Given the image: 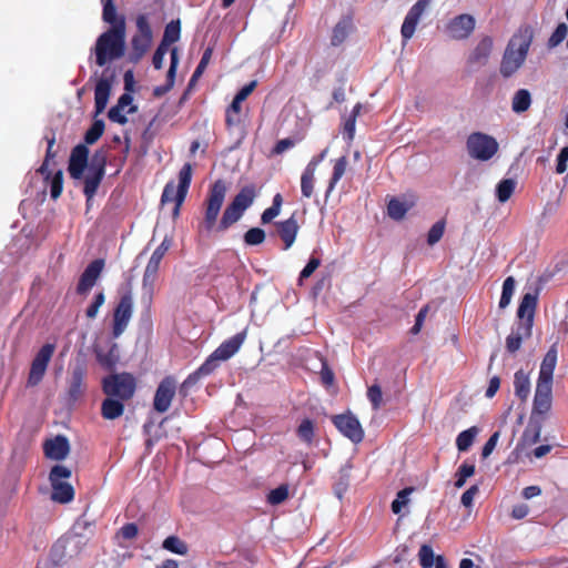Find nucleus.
Returning <instances> with one entry per match:
<instances>
[{"label": "nucleus", "instance_id": "c03bdc74", "mask_svg": "<svg viewBox=\"0 0 568 568\" xmlns=\"http://www.w3.org/2000/svg\"><path fill=\"white\" fill-rule=\"evenodd\" d=\"M162 547L173 554L185 556L189 551V547L178 536H169L163 540Z\"/></svg>", "mask_w": 568, "mask_h": 568}, {"label": "nucleus", "instance_id": "bb28decb", "mask_svg": "<svg viewBox=\"0 0 568 568\" xmlns=\"http://www.w3.org/2000/svg\"><path fill=\"white\" fill-rule=\"evenodd\" d=\"M557 364V347L552 345L540 365L539 376L537 382L545 384H552V375Z\"/></svg>", "mask_w": 568, "mask_h": 568}, {"label": "nucleus", "instance_id": "9d476101", "mask_svg": "<svg viewBox=\"0 0 568 568\" xmlns=\"http://www.w3.org/2000/svg\"><path fill=\"white\" fill-rule=\"evenodd\" d=\"M133 313V296L131 290H128L120 296L118 304L113 310L112 336L118 338L123 334Z\"/></svg>", "mask_w": 568, "mask_h": 568}, {"label": "nucleus", "instance_id": "dca6fc26", "mask_svg": "<svg viewBox=\"0 0 568 568\" xmlns=\"http://www.w3.org/2000/svg\"><path fill=\"white\" fill-rule=\"evenodd\" d=\"M334 426L353 443L358 444L364 438L359 420L352 414H341L332 417Z\"/></svg>", "mask_w": 568, "mask_h": 568}, {"label": "nucleus", "instance_id": "c9c22d12", "mask_svg": "<svg viewBox=\"0 0 568 568\" xmlns=\"http://www.w3.org/2000/svg\"><path fill=\"white\" fill-rule=\"evenodd\" d=\"M523 327L516 324V328L506 338V349L511 354L519 351L523 341L531 336L526 335V331Z\"/></svg>", "mask_w": 568, "mask_h": 568}, {"label": "nucleus", "instance_id": "0eeeda50", "mask_svg": "<svg viewBox=\"0 0 568 568\" xmlns=\"http://www.w3.org/2000/svg\"><path fill=\"white\" fill-rule=\"evenodd\" d=\"M71 470L63 465H54L49 474V480L52 487L51 499L60 504H68L74 498L72 485L63 481L71 477Z\"/></svg>", "mask_w": 568, "mask_h": 568}, {"label": "nucleus", "instance_id": "4c0bfd02", "mask_svg": "<svg viewBox=\"0 0 568 568\" xmlns=\"http://www.w3.org/2000/svg\"><path fill=\"white\" fill-rule=\"evenodd\" d=\"M346 168H347V159H346V156H341L337 160H335L334 166H333V173H332V176L329 179L328 186H327L326 194H325L326 197H328L329 194L333 192V190L335 189L337 182L344 175V173L346 171Z\"/></svg>", "mask_w": 568, "mask_h": 568}, {"label": "nucleus", "instance_id": "2eb2a0df", "mask_svg": "<svg viewBox=\"0 0 568 568\" xmlns=\"http://www.w3.org/2000/svg\"><path fill=\"white\" fill-rule=\"evenodd\" d=\"M552 405V384L538 383L536 385L530 417L546 420Z\"/></svg>", "mask_w": 568, "mask_h": 568}, {"label": "nucleus", "instance_id": "58836bf2", "mask_svg": "<svg viewBox=\"0 0 568 568\" xmlns=\"http://www.w3.org/2000/svg\"><path fill=\"white\" fill-rule=\"evenodd\" d=\"M94 352H95L98 363L103 368L111 371L115 367V365L119 361V355L116 353L115 344H113L106 353L102 352L101 349H95Z\"/></svg>", "mask_w": 568, "mask_h": 568}, {"label": "nucleus", "instance_id": "6ab92c4d", "mask_svg": "<svg viewBox=\"0 0 568 568\" xmlns=\"http://www.w3.org/2000/svg\"><path fill=\"white\" fill-rule=\"evenodd\" d=\"M429 4V0H418L406 14L402 24L400 33L404 41H408L415 33L416 27L419 22L422 14L425 12Z\"/></svg>", "mask_w": 568, "mask_h": 568}, {"label": "nucleus", "instance_id": "ea45409f", "mask_svg": "<svg viewBox=\"0 0 568 568\" xmlns=\"http://www.w3.org/2000/svg\"><path fill=\"white\" fill-rule=\"evenodd\" d=\"M315 172L314 164L305 168L301 176V192L304 197L310 199L314 193Z\"/></svg>", "mask_w": 568, "mask_h": 568}, {"label": "nucleus", "instance_id": "603ef678", "mask_svg": "<svg viewBox=\"0 0 568 568\" xmlns=\"http://www.w3.org/2000/svg\"><path fill=\"white\" fill-rule=\"evenodd\" d=\"M45 181H50V195L53 200H57L63 190V172L61 170L57 171L52 176Z\"/></svg>", "mask_w": 568, "mask_h": 568}, {"label": "nucleus", "instance_id": "6e6d98bb", "mask_svg": "<svg viewBox=\"0 0 568 568\" xmlns=\"http://www.w3.org/2000/svg\"><path fill=\"white\" fill-rule=\"evenodd\" d=\"M568 27L566 23L561 22L557 26L550 38L548 39L547 47L549 49H554L558 47L567 37Z\"/></svg>", "mask_w": 568, "mask_h": 568}, {"label": "nucleus", "instance_id": "6e6552de", "mask_svg": "<svg viewBox=\"0 0 568 568\" xmlns=\"http://www.w3.org/2000/svg\"><path fill=\"white\" fill-rule=\"evenodd\" d=\"M468 154L479 161L490 160L498 151V143L495 138L474 132L467 138L466 142Z\"/></svg>", "mask_w": 568, "mask_h": 568}, {"label": "nucleus", "instance_id": "ddd939ff", "mask_svg": "<svg viewBox=\"0 0 568 568\" xmlns=\"http://www.w3.org/2000/svg\"><path fill=\"white\" fill-rule=\"evenodd\" d=\"M176 393V381L173 376L164 377L154 394L153 409L156 413L163 414L168 412L175 397Z\"/></svg>", "mask_w": 568, "mask_h": 568}, {"label": "nucleus", "instance_id": "4d7b16f0", "mask_svg": "<svg viewBox=\"0 0 568 568\" xmlns=\"http://www.w3.org/2000/svg\"><path fill=\"white\" fill-rule=\"evenodd\" d=\"M446 223L444 220L437 221L429 230L427 234V243L428 245L433 246L437 242L440 241V239L444 235Z\"/></svg>", "mask_w": 568, "mask_h": 568}, {"label": "nucleus", "instance_id": "680f3d73", "mask_svg": "<svg viewBox=\"0 0 568 568\" xmlns=\"http://www.w3.org/2000/svg\"><path fill=\"white\" fill-rule=\"evenodd\" d=\"M413 491V488H404L397 494V498L392 503V511L399 514L402 508L408 503L407 496Z\"/></svg>", "mask_w": 568, "mask_h": 568}, {"label": "nucleus", "instance_id": "72a5a7b5", "mask_svg": "<svg viewBox=\"0 0 568 568\" xmlns=\"http://www.w3.org/2000/svg\"><path fill=\"white\" fill-rule=\"evenodd\" d=\"M296 436L301 442L311 446L315 439V423L310 418H304L296 428Z\"/></svg>", "mask_w": 568, "mask_h": 568}, {"label": "nucleus", "instance_id": "49530a36", "mask_svg": "<svg viewBox=\"0 0 568 568\" xmlns=\"http://www.w3.org/2000/svg\"><path fill=\"white\" fill-rule=\"evenodd\" d=\"M516 187V181L513 179L501 180L496 187V196L500 203L507 202Z\"/></svg>", "mask_w": 568, "mask_h": 568}, {"label": "nucleus", "instance_id": "39448f33", "mask_svg": "<svg viewBox=\"0 0 568 568\" xmlns=\"http://www.w3.org/2000/svg\"><path fill=\"white\" fill-rule=\"evenodd\" d=\"M102 390L106 396L130 400L136 390V379L131 373H115L103 378Z\"/></svg>", "mask_w": 568, "mask_h": 568}, {"label": "nucleus", "instance_id": "7c9ffc66", "mask_svg": "<svg viewBox=\"0 0 568 568\" xmlns=\"http://www.w3.org/2000/svg\"><path fill=\"white\" fill-rule=\"evenodd\" d=\"M352 28H353L352 18L343 17L333 28L332 37H331V44L333 47L341 45L348 37Z\"/></svg>", "mask_w": 568, "mask_h": 568}, {"label": "nucleus", "instance_id": "473e14b6", "mask_svg": "<svg viewBox=\"0 0 568 568\" xmlns=\"http://www.w3.org/2000/svg\"><path fill=\"white\" fill-rule=\"evenodd\" d=\"M515 394L521 400H526L530 393L529 376L523 369L515 373L514 376Z\"/></svg>", "mask_w": 568, "mask_h": 568}, {"label": "nucleus", "instance_id": "3c124183", "mask_svg": "<svg viewBox=\"0 0 568 568\" xmlns=\"http://www.w3.org/2000/svg\"><path fill=\"white\" fill-rule=\"evenodd\" d=\"M515 291V278L508 276L503 283L501 296L499 300V307L505 308L509 305Z\"/></svg>", "mask_w": 568, "mask_h": 568}, {"label": "nucleus", "instance_id": "b1692460", "mask_svg": "<svg viewBox=\"0 0 568 568\" xmlns=\"http://www.w3.org/2000/svg\"><path fill=\"white\" fill-rule=\"evenodd\" d=\"M246 338V329L224 341L213 353L221 361H227L241 348Z\"/></svg>", "mask_w": 568, "mask_h": 568}, {"label": "nucleus", "instance_id": "c756f323", "mask_svg": "<svg viewBox=\"0 0 568 568\" xmlns=\"http://www.w3.org/2000/svg\"><path fill=\"white\" fill-rule=\"evenodd\" d=\"M123 400L108 396L101 404V415L104 419L113 420L124 413Z\"/></svg>", "mask_w": 568, "mask_h": 568}, {"label": "nucleus", "instance_id": "a878e982", "mask_svg": "<svg viewBox=\"0 0 568 568\" xmlns=\"http://www.w3.org/2000/svg\"><path fill=\"white\" fill-rule=\"evenodd\" d=\"M222 362L214 353H212L205 362L192 374H190L183 383V386H193L195 385L202 377L211 375Z\"/></svg>", "mask_w": 568, "mask_h": 568}, {"label": "nucleus", "instance_id": "0e129e2a", "mask_svg": "<svg viewBox=\"0 0 568 568\" xmlns=\"http://www.w3.org/2000/svg\"><path fill=\"white\" fill-rule=\"evenodd\" d=\"M179 59H178V50L174 48L171 51V63L166 73V83L172 89L175 81L176 68H178Z\"/></svg>", "mask_w": 568, "mask_h": 568}, {"label": "nucleus", "instance_id": "5fc2aeb1", "mask_svg": "<svg viewBox=\"0 0 568 568\" xmlns=\"http://www.w3.org/2000/svg\"><path fill=\"white\" fill-rule=\"evenodd\" d=\"M266 234L264 230L260 227H252L244 234V242L246 245L254 246L260 245L265 241Z\"/></svg>", "mask_w": 568, "mask_h": 568}, {"label": "nucleus", "instance_id": "412c9836", "mask_svg": "<svg viewBox=\"0 0 568 568\" xmlns=\"http://www.w3.org/2000/svg\"><path fill=\"white\" fill-rule=\"evenodd\" d=\"M276 232L280 236V239L284 243V250H288L294 244L298 231L300 225L297 223V220L295 217V214L290 216L287 220L280 221L275 223Z\"/></svg>", "mask_w": 568, "mask_h": 568}, {"label": "nucleus", "instance_id": "8fccbe9b", "mask_svg": "<svg viewBox=\"0 0 568 568\" xmlns=\"http://www.w3.org/2000/svg\"><path fill=\"white\" fill-rule=\"evenodd\" d=\"M102 18L111 27L119 23L121 20H125L124 17L116 16V8L113 0H103Z\"/></svg>", "mask_w": 568, "mask_h": 568}, {"label": "nucleus", "instance_id": "4be33fe9", "mask_svg": "<svg viewBox=\"0 0 568 568\" xmlns=\"http://www.w3.org/2000/svg\"><path fill=\"white\" fill-rule=\"evenodd\" d=\"M494 47L493 38L484 36L467 59L469 65L483 67L487 64Z\"/></svg>", "mask_w": 568, "mask_h": 568}, {"label": "nucleus", "instance_id": "2f4dec72", "mask_svg": "<svg viewBox=\"0 0 568 568\" xmlns=\"http://www.w3.org/2000/svg\"><path fill=\"white\" fill-rule=\"evenodd\" d=\"M255 197L256 187L254 184H248L240 190V192L232 200V203L246 211L253 204Z\"/></svg>", "mask_w": 568, "mask_h": 568}, {"label": "nucleus", "instance_id": "c85d7f7f", "mask_svg": "<svg viewBox=\"0 0 568 568\" xmlns=\"http://www.w3.org/2000/svg\"><path fill=\"white\" fill-rule=\"evenodd\" d=\"M244 212L245 210H242V207L231 202L224 210L220 223L216 226V231L224 232L230 229L243 216Z\"/></svg>", "mask_w": 568, "mask_h": 568}, {"label": "nucleus", "instance_id": "de8ad7c7", "mask_svg": "<svg viewBox=\"0 0 568 568\" xmlns=\"http://www.w3.org/2000/svg\"><path fill=\"white\" fill-rule=\"evenodd\" d=\"M475 474V464L469 462H464L457 469L455 477V487L462 488L466 480Z\"/></svg>", "mask_w": 568, "mask_h": 568}, {"label": "nucleus", "instance_id": "e433bc0d", "mask_svg": "<svg viewBox=\"0 0 568 568\" xmlns=\"http://www.w3.org/2000/svg\"><path fill=\"white\" fill-rule=\"evenodd\" d=\"M531 104V95L527 89H519L511 100V109L515 113L526 112Z\"/></svg>", "mask_w": 568, "mask_h": 568}, {"label": "nucleus", "instance_id": "052dcab7", "mask_svg": "<svg viewBox=\"0 0 568 568\" xmlns=\"http://www.w3.org/2000/svg\"><path fill=\"white\" fill-rule=\"evenodd\" d=\"M320 265H321V260L318 257L311 256L307 264L304 266V268L300 273L298 284L301 285L305 278H308L317 270V267Z\"/></svg>", "mask_w": 568, "mask_h": 568}, {"label": "nucleus", "instance_id": "864d4df0", "mask_svg": "<svg viewBox=\"0 0 568 568\" xmlns=\"http://www.w3.org/2000/svg\"><path fill=\"white\" fill-rule=\"evenodd\" d=\"M288 498V486L286 484L280 485L272 489L267 495V503L270 505H280Z\"/></svg>", "mask_w": 568, "mask_h": 568}, {"label": "nucleus", "instance_id": "a211bd4d", "mask_svg": "<svg viewBox=\"0 0 568 568\" xmlns=\"http://www.w3.org/2000/svg\"><path fill=\"white\" fill-rule=\"evenodd\" d=\"M104 267V260L97 258L92 261L81 274L78 285L77 293L79 295H85L97 283Z\"/></svg>", "mask_w": 568, "mask_h": 568}, {"label": "nucleus", "instance_id": "79ce46f5", "mask_svg": "<svg viewBox=\"0 0 568 568\" xmlns=\"http://www.w3.org/2000/svg\"><path fill=\"white\" fill-rule=\"evenodd\" d=\"M181 22L180 20H172L165 26L164 34L161 43L169 47L170 44L180 40Z\"/></svg>", "mask_w": 568, "mask_h": 568}, {"label": "nucleus", "instance_id": "f03ea898", "mask_svg": "<svg viewBox=\"0 0 568 568\" xmlns=\"http://www.w3.org/2000/svg\"><path fill=\"white\" fill-rule=\"evenodd\" d=\"M534 39V29L529 24L520 26L510 38L500 63V74L511 77L525 62Z\"/></svg>", "mask_w": 568, "mask_h": 568}, {"label": "nucleus", "instance_id": "9b49d317", "mask_svg": "<svg viewBox=\"0 0 568 568\" xmlns=\"http://www.w3.org/2000/svg\"><path fill=\"white\" fill-rule=\"evenodd\" d=\"M88 368L84 359H77L70 368V375L68 378V399L72 403L79 400L85 393L87 389V377Z\"/></svg>", "mask_w": 568, "mask_h": 568}, {"label": "nucleus", "instance_id": "f257e3e1", "mask_svg": "<svg viewBox=\"0 0 568 568\" xmlns=\"http://www.w3.org/2000/svg\"><path fill=\"white\" fill-rule=\"evenodd\" d=\"M106 151L97 150L89 162V149L78 144L71 151L68 172L73 180H83V194L89 202L94 197L105 175Z\"/></svg>", "mask_w": 568, "mask_h": 568}, {"label": "nucleus", "instance_id": "20e7f679", "mask_svg": "<svg viewBox=\"0 0 568 568\" xmlns=\"http://www.w3.org/2000/svg\"><path fill=\"white\" fill-rule=\"evenodd\" d=\"M192 181V165L190 163H185L180 172H179V185L175 186L174 182L171 181L166 183L161 196L162 205L168 203H174V207L172 211L173 217H178L180 214V209L187 195L189 187Z\"/></svg>", "mask_w": 568, "mask_h": 568}, {"label": "nucleus", "instance_id": "423d86ee", "mask_svg": "<svg viewBox=\"0 0 568 568\" xmlns=\"http://www.w3.org/2000/svg\"><path fill=\"white\" fill-rule=\"evenodd\" d=\"M227 186L222 179L216 180L209 189L207 196L204 201V220L203 226L210 232L217 222L221 207L224 203Z\"/></svg>", "mask_w": 568, "mask_h": 568}, {"label": "nucleus", "instance_id": "13d9d810", "mask_svg": "<svg viewBox=\"0 0 568 568\" xmlns=\"http://www.w3.org/2000/svg\"><path fill=\"white\" fill-rule=\"evenodd\" d=\"M419 564L423 568H432L434 566V551L429 545H423L418 552Z\"/></svg>", "mask_w": 568, "mask_h": 568}, {"label": "nucleus", "instance_id": "338daca9", "mask_svg": "<svg viewBox=\"0 0 568 568\" xmlns=\"http://www.w3.org/2000/svg\"><path fill=\"white\" fill-rule=\"evenodd\" d=\"M499 436H500L499 432H495L494 434H491V436L488 438V440L485 443V445L483 447V450H481L483 458H487L493 453V450L495 449V447L497 445Z\"/></svg>", "mask_w": 568, "mask_h": 568}, {"label": "nucleus", "instance_id": "f8f14e48", "mask_svg": "<svg viewBox=\"0 0 568 568\" xmlns=\"http://www.w3.org/2000/svg\"><path fill=\"white\" fill-rule=\"evenodd\" d=\"M53 344H44L32 359L29 376H28V386H37L42 381L48 365L54 353Z\"/></svg>", "mask_w": 568, "mask_h": 568}, {"label": "nucleus", "instance_id": "a19ab883", "mask_svg": "<svg viewBox=\"0 0 568 568\" xmlns=\"http://www.w3.org/2000/svg\"><path fill=\"white\" fill-rule=\"evenodd\" d=\"M477 434H478V428L476 426H473V427L459 433L456 438L457 449L459 452H467L474 444V440H475Z\"/></svg>", "mask_w": 568, "mask_h": 568}, {"label": "nucleus", "instance_id": "f704fd0d", "mask_svg": "<svg viewBox=\"0 0 568 568\" xmlns=\"http://www.w3.org/2000/svg\"><path fill=\"white\" fill-rule=\"evenodd\" d=\"M413 203L400 201L397 197H392L387 204L388 216L394 220H402L406 213L412 209Z\"/></svg>", "mask_w": 568, "mask_h": 568}, {"label": "nucleus", "instance_id": "4468645a", "mask_svg": "<svg viewBox=\"0 0 568 568\" xmlns=\"http://www.w3.org/2000/svg\"><path fill=\"white\" fill-rule=\"evenodd\" d=\"M161 261L151 256L143 273L141 302L149 311L152 306L154 284L158 278Z\"/></svg>", "mask_w": 568, "mask_h": 568}, {"label": "nucleus", "instance_id": "a18cd8bd", "mask_svg": "<svg viewBox=\"0 0 568 568\" xmlns=\"http://www.w3.org/2000/svg\"><path fill=\"white\" fill-rule=\"evenodd\" d=\"M241 103L242 101L234 97L232 103L226 109L225 124L229 129L239 125L241 122Z\"/></svg>", "mask_w": 568, "mask_h": 568}, {"label": "nucleus", "instance_id": "69168bd1", "mask_svg": "<svg viewBox=\"0 0 568 568\" xmlns=\"http://www.w3.org/2000/svg\"><path fill=\"white\" fill-rule=\"evenodd\" d=\"M108 118L112 121V122H115V123H119V124H125L128 123V118L126 115L123 113V109L122 108H119V105H113L109 112H108Z\"/></svg>", "mask_w": 568, "mask_h": 568}, {"label": "nucleus", "instance_id": "e2e57ef3", "mask_svg": "<svg viewBox=\"0 0 568 568\" xmlns=\"http://www.w3.org/2000/svg\"><path fill=\"white\" fill-rule=\"evenodd\" d=\"M105 302V295L103 292H99L95 294L93 302L89 305V307L85 311V315L88 318H94L98 313L99 308L104 304Z\"/></svg>", "mask_w": 568, "mask_h": 568}, {"label": "nucleus", "instance_id": "5701e85b", "mask_svg": "<svg viewBox=\"0 0 568 568\" xmlns=\"http://www.w3.org/2000/svg\"><path fill=\"white\" fill-rule=\"evenodd\" d=\"M44 454L53 460H63L70 452V444L65 436L58 435L43 445Z\"/></svg>", "mask_w": 568, "mask_h": 568}, {"label": "nucleus", "instance_id": "37998d69", "mask_svg": "<svg viewBox=\"0 0 568 568\" xmlns=\"http://www.w3.org/2000/svg\"><path fill=\"white\" fill-rule=\"evenodd\" d=\"M45 141L48 144L45 158L41 166L38 169V172L43 175V178H50L49 162L55 158V152L53 151V146L55 144V135L54 133L51 136L45 135Z\"/></svg>", "mask_w": 568, "mask_h": 568}, {"label": "nucleus", "instance_id": "aec40b11", "mask_svg": "<svg viewBox=\"0 0 568 568\" xmlns=\"http://www.w3.org/2000/svg\"><path fill=\"white\" fill-rule=\"evenodd\" d=\"M475 29V19L473 16L463 13L455 17L447 24V30L452 38L462 40L467 39Z\"/></svg>", "mask_w": 568, "mask_h": 568}, {"label": "nucleus", "instance_id": "bf43d9fd", "mask_svg": "<svg viewBox=\"0 0 568 568\" xmlns=\"http://www.w3.org/2000/svg\"><path fill=\"white\" fill-rule=\"evenodd\" d=\"M367 398L371 402L373 408L377 410L382 406L383 394L379 385L374 384L368 387Z\"/></svg>", "mask_w": 568, "mask_h": 568}, {"label": "nucleus", "instance_id": "1a4fd4ad", "mask_svg": "<svg viewBox=\"0 0 568 568\" xmlns=\"http://www.w3.org/2000/svg\"><path fill=\"white\" fill-rule=\"evenodd\" d=\"M136 32L132 37V52L130 54L131 62H139L148 52L152 43V30L146 16L140 14L136 18Z\"/></svg>", "mask_w": 568, "mask_h": 568}, {"label": "nucleus", "instance_id": "774afa93", "mask_svg": "<svg viewBox=\"0 0 568 568\" xmlns=\"http://www.w3.org/2000/svg\"><path fill=\"white\" fill-rule=\"evenodd\" d=\"M567 162H568V146H564L557 156L556 172L558 174H562L566 172Z\"/></svg>", "mask_w": 568, "mask_h": 568}, {"label": "nucleus", "instance_id": "7ed1b4c3", "mask_svg": "<svg viewBox=\"0 0 568 568\" xmlns=\"http://www.w3.org/2000/svg\"><path fill=\"white\" fill-rule=\"evenodd\" d=\"M95 62L99 67L120 59L125 53V20L109 28L99 36L94 47Z\"/></svg>", "mask_w": 568, "mask_h": 568}, {"label": "nucleus", "instance_id": "f3484780", "mask_svg": "<svg viewBox=\"0 0 568 568\" xmlns=\"http://www.w3.org/2000/svg\"><path fill=\"white\" fill-rule=\"evenodd\" d=\"M537 307V295L531 293H526L520 301V304L517 310L518 316V325L524 326L523 328L526 331V335H531L534 317Z\"/></svg>", "mask_w": 568, "mask_h": 568}, {"label": "nucleus", "instance_id": "cd10ccee", "mask_svg": "<svg viewBox=\"0 0 568 568\" xmlns=\"http://www.w3.org/2000/svg\"><path fill=\"white\" fill-rule=\"evenodd\" d=\"M544 422L545 420L541 418L529 417V422L521 435L518 446H531L539 442Z\"/></svg>", "mask_w": 568, "mask_h": 568}, {"label": "nucleus", "instance_id": "09e8293b", "mask_svg": "<svg viewBox=\"0 0 568 568\" xmlns=\"http://www.w3.org/2000/svg\"><path fill=\"white\" fill-rule=\"evenodd\" d=\"M104 121L101 119L94 120L90 129L84 134V141L87 144L95 143L104 132Z\"/></svg>", "mask_w": 568, "mask_h": 568}, {"label": "nucleus", "instance_id": "393cba45", "mask_svg": "<svg viewBox=\"0 0 568 568\" xmlns=\"http://www.w3.org/2000/svg\"><path fill=\"white\" fill-rule=\"evenodd\" d=\"M113 77L111 78H101L95 85L94 89V109L95 115L102 113L106 104L109 102V98L111 94Z\"/></svg>", "mask_w": 568, "mask_h": 568}]
</instances>
